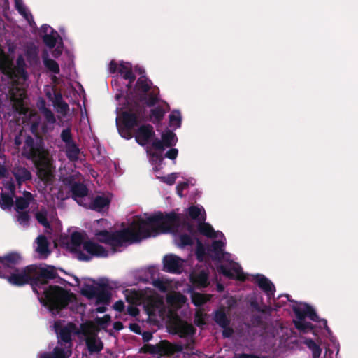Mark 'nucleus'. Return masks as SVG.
Listing matches in <instances>:
<instances>
[{"label": "nucleus", "mask_w": 358, "mask_h": 358, "mask_svg": "<svg viewBox=\"0 0 358 358\" xmlns=\"http://www.w3.org/2000/svg\"><path fill=\"white\" fill-rule=\"evenodd\" d=\"M178 216L175 213L164 215L161 212L146 219L140 218L134 221L130 227L112 232L109 245L115 251V248L125 243H138L143 239L155 236L159 231H170L177 225Z\"/></svg>", "instance_id": "obj_1"}, {"label": "nucleus", "mask_w": 358, "mask_h": 358, "mask_svg": "<svg viewBox=\"0 0 358 358\" xmlns=\"http://www.w3.org/2000/svg\"><path fill=\"white\" fill-rule=\"evenodd\" d=\"M43 295L44 298L39 299L40 302L55 315L76 300L75 294L58 285H50L43 291Z\"/></svg>", "instance_id": "obj_2"}, {"label": "nucleus", "mask_w": 358, "mask_h": 358, "mask_svg": "<svg viewBox=\"0 0 358 358\" xmlns=\"http://www.w3.org/2000/svg\"><path fill=\"white\" fill-rule=\"evenodd\" d=\"M22 154L27 159L42 165L45 164L49 157V152L45 148L44 140L38 134L34 137L30 135L26 136Z\"/></svg>", "instance_id": "obj_3"}, {"label": "nucleus", "mask_w": 358, "mask_h": 358, "mask_svg": "<svg viewBox=\"0 0 358 358\" xmlns=\"http://www.w3.org/2000/svg\"><path fill=\"white\" fill-rule=\"evenodd\" d=\"M192 345V341L183 345L180 343H171L166 340H162L156 345L145 344L140 348L139 352L160 356H173L176 353L181 352L184 348L191 350Z\"/></svg>", "instance_id": "obj_4"}, {"label": "nucleus", "mask_w": 358, "mask_h": 358, "mask_svg": "<svg viewBox=\"0 0 358 358\" xmlns=\"http://www.w3.org/2000/svg\"><path fill=\"white\" fill-rule=\"evenodd\" d=\"M127 109L121 113L119 122L117 124L125 126L128 128H134L141 122L145 121V109L138 101L133 100L127 101Z\"/></svg>", "instance_id": "obj_5"}, {"label": "nucleus", "mask_w": 358, "mask_h": 358, "mask_svg": "<svg viewBox=\"0 0 358 358\" xmlns=\"http://www.w3.org/2000/svg\"><path fill=\"white\" fill-rule=\"evenodd\" d=\"M31 266L35 267V271L32 273V289L39 296L41 294L37 287L48 285L50 280L58 277V273L53 266H46L45 267L38 266L36 264H31Z\"/></svg>", "instance_id": "obj_6"}, {"label": "nucleus", "mask_w": 358, "mask_h": 358, "mask_svg": "<svg viewBox=\"0 0 358 358\" xmlns=\"http://www.w3.org/2000/svg\"><path fill=\"white\" fill-rule=\"evenodd\" d=\"M55 332L57 334V344L59 345H73L72 333L78 334L76 325L73 322H69L63 327H61L58 322L55 323Z\"/></svg>", "instance_id": "obj_7"}, {"label": "nucleus", "mask_w": 358, "mask_h": 358, "mask_svg": "<svg viewBox=\"0 0 358 358\" xmlns=\"http://www.w3.org/2000/svg\"><path fill=\"white\" fill-rule=\"evenodd\" d=\"M84 242L83 235L80 232L74 231L71 235L68 248L70 252L76 255V257L78 260L89 262L91 260V257L80 250V246H83Z\"/></svg>", "instance_id": "obj_8"}, {"label": "nucleus", "mask_w": 358, "mask_h": 358, "mask_svg": "<svg viewBox=\"0 0 358 358\" xmlns=\"http://www.w3.org/2000/svg\"><path fill=\"white\" fill-rule=\"evenodd\" d=\"M8 94L16 111L20 114H26L27 108L24 104V100L27 97L26 91L18 87L12 86L9 89Z\"/></svg>", "instance_id": "obj_9"}, {"label": "nucleus", "mask_w": 358, "mask_h": 358, "mask_svg": "<svg viewBox=\"0 0 358 358\" xmlns=\"http://www.w3.org/2000/svg\"><path fill=\"white\" fill-rule=\"evenodd\" d=\"M161 137V140L156 138L152 142V147L157 151L162 152L164 150V147L171 148L178 142L176 134L170 129L165 130Z\"/></svg>", "instance_id": "obj_10"}, {"label": "nucleus", "mask_w": 358, "mask_h": 358, "mask_svg": "<svg viewBox=\"0 0 358 358\" xmlns=\"http://www.w3.org/2000/svg\"><path fill=\"white\" fill-rule=\"evenodd\" d=\"M155 136L153 127L150 124H143L136 131V141L141 146L147 145Z\"/></svg>", "instance_id": "obj_11"}, {"label": "nucleus", "mask_w": 358, "mask_h": 358, "mask_svg": "<svg viewBox=\"0 0 358 358\" xmlns=\"http://www.w3.org/2000/svg\"><path fill=\"white\" fill-rule=\"evenodd\" d=\"M217 268L219 273L229 279H236L240 281H245L246 280L241 267L237 264L234 263V266L231 269L222 264L218 266Z\"/></svg>", "instance_id": "obj_12"}, {"label": "nucleus", "mask_w": 358, "mask_h": 358, "mask_svg": "<svg viewBox=\"0 0 358 358\" xmlns=\"http://www.w3.org/2000/svg\"><path fill=\"white\" fill-rule=\"evenodd\" d=\"M83 250H85L89 256L96 257H107L108 251L106 248L92 241H85L83 243Z\"/></svg>", "instance_id": "obj_13"}, {"label": "nucleus", "mask_w": 358, "mask_h": 358, "mask_svg": "<svg viewBox=\"0 0 358 358\" xmlns=\"http://www.w3.org/2000/svg\"><path fill=\"white\" fill-rule=\"evenodd\" d=\"M181 259L174 255H168L163 259V270L168 273H180Z\"/></svg>", "instance_id": "obj_14"}, {"label": "nucleus", "mask_w": 358, "mask_h": 358, "mask_svg": "<svg viewBox=\"0 0 358 358\" xmlns=\"http://www.w3.org/2000/svg\"><path fill=\"white\" fill-rule=\"evenodd\" d=\"M72 355V347L69 345H57L52 352H43L40 358H69Z\"/></svg>", "instance_id": "obj_15"}, {"label": "nucleus", "mask_w": 358, "mask_h": 358, "mask_svg": "<svg viewBox=\"0 0 358 358\" xmlns=\"http://www.w3.org/2000/svg\"><path fill=\"white\" fill-rule=\"evenodd\" d=\"M255 282L264 291L268 298L274 296L275 287L273 282L264 275L257 274L255 276Z\"/></svg>", "instance_id": "obj_16"}, {"label": "nucleus", "mask_w": 358, "mask_h": 358, "mask_svg": "<svg viewBox=\"0 0 358 358\" xmlns=\"http://www.w3.org/2000/svg\"><path fill=\"white\" fill-rule=\"evenodd\" d=\"M21 257L17 252H10L3 257H0V264L4 269L8 268L10 271L17 268L15 266L21 262Z\"/></svg>", "instance_id": "obj_17"}, {"label": "nucleus", "mask_w": 358, "mask_h": 358, "mask_svg": "<svg viewBox=\"0 0 358 358\" xmlns=\"http://www.w3.org/2000/svg\"><path fill=\"white\" fill-rule=\"evenodd\" d=\"M165 108L162 106H158L151 109L150 111V120L154 124L160 123L166 113L170 110L169 104L164 102Z\"/></svg>", "instance_id": "obj_18"}, {"label": "nucleus", "mask_w": 358, "mask_h": 358, "mask_svg": "<svg viewBox=\"0 0 358 358\" xmlns=\"http://www.w3.org/2000/svg\"><path fill=\"white\" fill-rule=\"evenodd\" d=\"M85 344L90 354L98 353L103 348V342L96 334L87 337Z\"/></svg>", "instance_id": "obj_19"}, {"label": "nucleus", "mask_w": 358, "mask_h": 358, "mask_svg": "<svg viewBox=\"0 0 358 358\" xmlns=\"http://www.w3.org/2000/svg\"><path fill=\"white\" fill-rule=\"evenodd\" d=\"M19 185L22 182L31 179V172L25 167L18 166L13 169L12 171Z\"/></svg>", "instance_id": "obj_20"}, {"label": "nucleus", "mask_w": 358, "mask_h": 358, "mask_svg": "<svg viewBox=\"0 0 358 358\" xmlns=\"http://www.w3.org/2000/svg\"><path fill=\"white\" fill-rule=\"evenodd\" d=\"M72 194V198L79 204H80L79 199L86 196L88 194V189L85 185L78 182L70 189Z\"/></svg>", "instance_id": "obj_21"}, {"label": "nucleus", "mask_w": 358, "mask_h": 358, "mask_svg": "<svg viewBox=\"0 0 358 358\" xmlns=\"http://www.w3.org/2000/svg\"><path fill=\"white\" fill-rule=\"evenodd\" d=\"M139 99L144 101L148 107L155 106L159 101L158 88L153 89L151 92L149 91L147 94L141 96Z\"/></svg>", "instance_id": "obj_22"}, {"label": "nucleus", "mask_w": 358, "mask_h": 358, "mask_svg": "<svg viewBox=\"0 0 358 358\" xmlns=\"http://www.w3.org/2000/svg\"><path fill=\"white\" fill-rule=\"evenodd\" d=\"M151 85L152 82L145 76H142L137 80L134 89L141 96L150 90Z\"/></svg>", "instance_id": "obj_23"}, {"label": "nucleus", "mask_w": 358, "mask_h": 358, "mask_svg": "<svg viewBox=\"0 0 358 358\" xmlns=\"http://www.w3.org/2000/svg\"><path fill=\"white\" fill-rule=\"evenodd\" d=\"M213 320L222 328L227 327L230 324V320L227 316L223 307H220L214 312Z\"/></svg>", "instance_id": "obj_24"}, {"label": "nucleus", "mask_w": 358, "mask_h": 358, "mask_svg": "<svg viewBox=\"0 0 358 358\" xmlns=\"http://www.w3.org/2000/svg\"><path fill=\"white\" fill-rule=\"evenodd\" d=\"M25 61L22 55L17 57L16 60V66L11 70V73L17 78L26 79L27 78V73L25 70Z\"/></svg>", "instance_id": "obj_25"}, {"label": "nucleus", "mask_w": 358, "mask_h": 358, "mask_svg": "<svg viewBox=\"0 0 358 358\" xmlns=\"http://www.w3.org/2000/svg\"><path fill=\"white\" fill-rule=\"evenodd\" d=\"M97 303H108L110 299V294L107 290L106 284H99L95 298Z\"/></svg>", "instance_id": "obj_26"}, {"label": "nucleus", "mask_w": 358, "mask_h": 358, "mask_svg": "<svg viewBox=\"0 0 358 358\" xmlns=\"http://www.w3.org/2000/svg\"><path fill=\"white\" fill-rule=\"evenodd\" d=\"M118 73L124 80H136V76L133 73L131 64L129 62H120L119 64Z\"/></svg>", "instance_id": "obj_27"}, {"label": "nucleus", "mask_w": 358, "mask_h": 358, "mask_svg": "<svg viewBox=\"0 0 358 358\" xmlns=\"http://www.w3.org/2000/svg\"><path fill=\"white\" fill-rule=\"evenodd\" d=\"M224 243L222 241H214L212 243V251L213 252V259L221 261L224 258L225 255H229L224 251Z\"/></svg>", "instance_id": "obj_28"}, {"label": "nucleus", "mask_w": 358, "mask_h": 358, "mask_svg": "<svg viewBox=\"0 0 358 358\" xmlns=\"http://www.w3.org/2000/svg\"><path fill=\"white\" fill-rule=\"evenodd\" d=\"M176 329L177 334H178L181 338L192 336L194 334L196 331V329L192 326V324L186 322H180L176 325Z\"/></svg>", "instance_id": "obj_29"}, {"label": "nucleus", "mask_w": 358, "mask_h": 358, "mask_svg": "<svg viewBox=\"0 0 358 358\" xmlns=\"http://www.w3.org/2000/svg\"><path fill=\"white\" fill-rule=\"evenodd\" d=\"M66 155L67 158L72 162H76L79 158L80 150L76 142L73 141L71 143L65 145Z\"/></svg>", "instance_id": "obj_30"}, {"label": "nucleus", "mask_w": 358, "mask_h": 358, "mask_svg": "<svg viewBox=\"0 0 358 358\" xmlns=\"http://www.w3.org/2000/svg\"><path fill=\"white\" fill-rule=\"evenodd\" d=\"M42 59L45 67L52 73L55 74L59 73L60 69L58 63L52 59L48 57V53L46 50H44L42 53Z\"/></svg>", "instance_id": "obj_31"}, {"label": "nucleus", "mask_w": 358, "mask_h": 358, "mask_svg": "<svg viewBox=\"0 0 358 358\" xmlns=\"http://www.w3.org/2000/svg\"><path fill=\"white\" fill-rule=\"evenodd\" d=\"M24 194L25 197L20 196L15 199V208L17 212L27 209L29 206L30 201L32 199V194L29 192L25 191Z\"/></svg>", "instance_id": "obj_32"}, {"label": "nucleus", "mask_w": 358, "mask_h": 358, "mask_svg": "<svg viewBox=\"0 0 358 358\" xmlns=\"http://www.w3.org/2000/svg\"><path fill=\"white\" fill-rule=\"evenodd\" d=\"M110 199L103 196H96L91 203V208L96 211H101L110 204Z\"/></svg>", "instance_id": "obj_33"}, {"label": "nucleus", "mask_w": 358, "mask_h": 358, "mask_svg": "<svg viewBox=\"0 0 358 358\" xmlns=\"http://www.w3.org/2000/svg\"><path fill=\"white\" fill-rule=\"evenodd\" d=\"M49 157L46 159V163L44 165L40 164L39 163H34L38 169L39 177L43 180L48 181L52 177V173L49 169Z\"/></svg>", "instance_id": "obj_34"}, {"label": "nucleus", "mask_w": 358, "mask_h": 358, "mask_svg": "<svg viewBox=\"0 0 358 358\" xmlns=\"http://www.w3.org/2000/svg\"><path fill=\"white\" fill-rule=\"evenodd\" d=\"M26 57L30 65L36 66L39 64L38 50L36 46L29 47L26 51Z\"/></svg>", "instance_id": "obj_35"}, {"label": "nucleus", "mask_w": 358, "mask_h": 358, "mask_svg": "<svg viewBox=\"0 0 358 358\" xmlns=\"http://www.w3.org/2000/svg\"><path fill=\"white\" fill-rule=\"evenodd\" d=\"M306 317H308L313 322H322L324 328L328 331H330V329L327 325V321L325 319L320 320L319 316L317 315L315 310L309 305H306Z\"/></svg>", "instance_id": "obj_36"}, {"label": "nucleus", "mask_w": 358, "mask_h": 358, "mask_svg": "<svg viewBox=\"0 0 358 358\" xmlns=\"http://www.w3.org/2000/svg\"><path fill=\"white\" fill-rule=\"evenodd\" d=\"M198 231L206 237L216 238L215 231L213 227L207 222H202L198 225Z\"/></svg>", "instance_id": "obj_37"}, {"label": "nucleus", "mask_w": 358, "mask_h": 358, "mask_svg": "<svg viewBox=\"0 0 358 358\" xmlns=\"http://www.w3.org/2000/svg\"><path fill=\"white\" fill-rule=\"evenodd\" d=\"M53 105L60 109L61 112L66 113L69 110V105L63 100L60 92H55L52 99Z\"/></svg>", "instance_id": "obj_38"}, {"label": "nucleus", "mask_w": 358, "mask_h": 358, "mask_svg": "<svg viewBox=\"0 0 358 358\" xmlns=\"http://www.w3.org/2000/svg\"><path fill=\"white\" fill-rule=\"evenodd\" d=\"M57 38H60L59 34L52 29L51 34H45L43 37V41L50 49L55 47Z\"/></svg>", "instance_id": "obj_39"}, {"label": "nucleus", "mask_w": 358, "mask_h": 358, "mask_svg": "<svg viewBox=\"0 0 358 358\" xmlns=\"http://www.w3.org/2000/svg\"><path fill=\"white\" fill-rule=\"evenodd\" d=\"M210 295L195 292L192 295V302L196 307H201L210 300Z\"/></svg>", "instance_id": "obj_40"}, {"label": "nucleus", "mask_w": 358, "mask_h": 358, "mask_svg": "<svg viewBox=\"0 0 358 358\" xmlns=\"http://www.w3.org/2000/svg\"><path fill=\"white\" fill-rule=\"evenodd\" d=\"M37 252L40 254H49L50 252L48 249V242L47 238L43 235H40L36 238Z\"/></svg>", "instance_id": "obj_41"}, {"label": "nucleus", "mask_w": 358, "mask_h": 358, "mask_svg": "<svg viewBox=\"0 0 358 358\" xmlns=\"http://www.w3.org/2000/svg\"><path fill=\"white\" fill-rule=\"evenodd\" d=\"M169 126L171 127L180 128L182 122V117L179 110H173L169 115Z\"/></svg>", "instance_id": "obj_42"}, {"label": "nucleus", "mask_w": 358, "mask_h": 358, "mask_svg": "<svg viewBox=\"0 0 358 358\" xmlns=\"http://www.w3.org/2000/svg\"><path fill=\"white\" fill-rule=\"evenodd\" d=\"M294 326L300 332L308 333L313 330L314 326L305 320H294Z\"/></svg>", "instance_id": "obj_43"}, {"label": "nucleus", "mask_w": 358, "mask_h": 358, "mask_svg": "<svg viewBox=\"0 0 358 358\" xmlns=\"http://www.w3.org/2000/svg\"><path fill=\"white\" fill-rule=\"evenodd\" d=\"M192 281L197 286L206 287L208 285V275L205 271H201L193 279Z\"/></svg>", "instance_id": "obj_44"}, {"label": "nucleus", "mask_w": 358, "mask_h": 358, "mask_svg": "<svg viewBox=\"0 0 358 358\" xmlns=\"http://www.w3.org/2000/svg\"><path fill=\"white\" fill-rule=\"evenodd\" d=\"M304 343L312 351L313 358H319L322 352L320 347L311 338L306 339Z\"/></svg>", "instance_id": "obj_45"}, {"label": "nucleus", "mask_w": 358, "mask_h": 358, "mask_svg": "<svg viewBox=\"0 0 358 358\" xmlns=\"http://www.w3.org/2000/svg\"><path fill=\"white\" fill-rule=\"evenodd\" d=\"M97 289L98 286L85 284L81 289V294L90 299H92L96 296Z\"/></svg>", "instance_id": "obj_46"}, {"label": "nucleus", "mask_w": 358, "mask_h": 358, "mask_svg": "<svg viewBox=\"0 0 358 358\" xmlns=\"http://www.w3.org/2000/svg\"><path fill=\"white\" fill-rule=\"evenodd\" d=\"M35 217L38 222L45 228L51 229L50 224L47 218V211L45 210H41L37 212L35 215Z\"/></svg>", "instance_id": "obj_47"}, {"label": "nucleus", "mask_w": 358, "mask_h": 358, "mask_svg": "<svg viewBox=\"0 0 358 358\" xmlns=\"http://www.w3.org/2000/svg\"><path fill=\"white\" fill-rule=\"evenodd\" d=\"M1 196V208L3 210L6 208H10L13 206V196L9 195L8 193L1 192L0 194Z\"/></svg>", "instance_id": "obj_48"}, {"label": "nucleus", "mask_w": 358, "mask_h": 358, "mask_svg": "<svg viewBox=\"0 0 358 358\" xmlns=\"http://www.w3.org/2000/svg\"><path fill=\"white\" fill-rule=\"evenodd\" d=\"M166 300L171 304H182L185 302L186 297L180 293H174L169 295Z\"/></svg>", "instance_id": "obj_49"}, {"label": "nucleus", "mask_w": 358, "mask_h": 358, "mask_svg": "<svg viewBox=\"0 0 358 358\" xmlns=\"http://www.w3.org/2000/svg\"><path fill=\"white\" fill-rule=\"evenodd\" d=\"M112 232L108 231L106 229L100 230L95 233L97 236V239L99 242L108 245Z\"/></svg>", "instance_id": "obj_50"}, {"label": "nucleus", "mask_w": 358, "mask_h": 358, "mask_svg": "<svg viewBox=\"0 0 358 358\" xmlns=\"http://www.w3.org/2000/svg\"><path fill=\"white\" fill-rule=\"evenodd\" d=\"M30 216L27 211L18 212L17 215V221L23 227L29 225Z\"/></svg>", "instance_id": "obj_51"}, {"label": "nucleus", "mask_w": 358, "mask_h": 358, "mask_svg": "<svg viewBox=\"0 0 358 358\" xmlns=\"http://www.w3.org/2000/svg\"><path fill=\"white\" fill-rule=\"evenodd\" d=\"M195 255L198 261H203L206 255V249L203 243L199 240L197 241Z\"/></svg>", "instance_id": "obj_52"}, {"label": "nucleus", "mask_w": 358, "mask_h": 358, "mask_svg": "<svg viewBox=\"0 0 358 358\" xmlns=\"http://www.w3.org/2000/svg\"><path fill=\"white\" fill-rule=\"evenodd\" d=\"M306 305L304 307H299L297 306H293L292 310L296 315V320H305L306 317Z\"/></svg>", "instance_id": "obj_53"}, {"label": "nucleus", "mask_w": 358, "mask_h": 358, "mask_svg": "<svg viewBox=\"0 0 358 358\" xmlns=\"http://www.w3.org/2000/svg\"><path fill=\"white\" fill-rule=\"evenodd\" d=\"M93 325L92 323H83L80 324V331H77L78 334H82L86 338L88 336H91L92 335H95L92 333Z\"/></svg>", "instance_id": "obj_54"}, {"label": "nucleus", "mask_w": 358, "mask_h": 358, "mask_svg": "<svg viewBox=\"0 0 358 358\" xmlns=\"http://www.w3.org/2000/svg\"><path fill=\"white\" fill-rule=\"evenodd\" d=\"M147 152L149 154V155L150 157V161L152 164H157V165L160 166L163 163L164 157L162 156L160 151H159V152H150L148 150Z\"/></svg>", "instance_id": "obj_55"}, {"label": "nucleus", "mask_w": 358, "mask_h": 358, "mask_svg": "<svg viewBox=\"0 0 358 358\" xmlns=\"http://www.w3.org/2000/svg\"><path fill=\"white\" fill-rule=\"evenodd\" d=\"M117 125L119 134H120V136L122 137H123L127 140L131 139L132 138L133 136L131 134V130L133 128H128V127H126L125 126H123V125H121L119 124H117Z\"/></svg>", "instance_id": "obj_56"}, {"label": "nucleus", "mask_w": 358, "mask_h": 358, "mask_svg": "<svg viewBox=\"0 0 358 358\" xmlns=\"http://www.w3.org/2000/svg\"><path fill=\"white\" fill-rule=\"evenodd\" d=\"M60 138L65 145L73 141L71 128L68 127L63 129L61 132Z\"/></svg>", "instance_id": "obj_57"}, {"label": "nucleus", "mask_w": 358, "mask_h": 358, "mask_svg": "<svg viewBox=\"0 0 358 358\" xmlns=\"http://www.w3.org/2000/svg\"><path fill=\"white\" fill-rule=\"evenodd\" d=\"M179 239L182 247L190 246L194 243L192 238L187 234H181Z\"/></svg>", "instance_id": "obj_58"}, {"label": "nucleus", "mask_w": 358, "mask_h": 358, "mask_svg": "<svg viewBox=\"0 0 358 358\" xmlns=\"http://www.w3.org/2000/svg\"><path fill=\"white\" fill-rule=\"evenodd\" d=\"M15 6L19 13L26 19H28V13L27 12L26 8L23 5L22 1L15 0Z\"/></svg>", "instance_id": "obj_59"}, {"label": "nucleus", "mask_w": 358, "mask_h": 358, "mask_svg": "<svg viewBox=\"0 0 358 358\" xmlns=\"http://www.w3.org/2000/svg\"><path fill=\"white\" fill-rule=\"evenodd\" d=\"M201 213V209L196 206H192L188 208V215L193 220L197 219Z\"/></svg>", "instance_id": "obj_60"}, {"label": "nucleus", "mask_w": 358, "mask_h": 358, "mask_svg": "<svg viewBox=\"0 0 358 358\" xmlns=\"http://www.w3.org/2000/svg\"><path fill=\"white\" fill-rule=\"evenodd\" d=\"M43 115L45 117V120L51 124H54L56 122V118L55 117L52 111L47 108H45L43 110Z\"/></svg>", "instance_id": "obj_61"}, {"label": "nucleus", "mask_w": 358, "mask_h": 358, "mask_svg": "<svg viewBox=\"0 0 358 358\" xmlns=\"http://www.w3.org/2000/svg\"><path fill=\"white\" fill-rule=\"evenodd\" d=\"M176 178H177L176 173H173L169 174L166 176L161 177L160 180L162 182H163L169 185H172L175 183Z\"/></svg>", "instance_id": "obj_62"}, {"label": "nucleus", "mask_w": 358, "mask_h": 358, "mask_svg": "<svg viewBox=\"0 0 358 358\" xmlns=\"http://www.w3.org/2000/svg\"><path fill=\"white\" fill-rule=\"evenodd\" d=\"M152 285L155 287L159 289L161 292H166L167 291V286L166 282L160 279L154 280Z\"/></svg>", "instance_id": "obj_63"}, {"label": "nucleus", "mask_w": 358, "mask_h": 358, "mask_svg": "<svg viewBox=\"0 0 358 358\" xmlns=\"http://www.w3.org/2000/svg\"><path fill=\"white\" fill-rule=\"evenodd\" d=\"M188 187H189L188 182H182L178 183L176 187L177 194L180 198H182L183 197L182 192L184 189H187Z\"/></svg>", "instance_id": "obj_64"}]
</instances>
